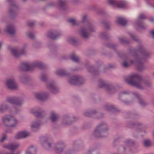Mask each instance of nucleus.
<instances>
[{
  "instance_id": "1",
  "label": "nucleus",
  "mask_w": 154,
  "mask_h": 154,
  "mask_svg": "<svg viewBox=\"0 0 154 154\" xmlns=\"http://www.w3.org/2000/svg\"><path fill=\"white\" fill-rule=\"evenodd\" d=\"M131 54L135 57V60H130L129 56H125L123 58V62L122 63V66L126 68L134 64L138 70L141 71L143 70L145 68L144 61L146 59L150 57L151 53L141 45L137 47V50L131 49Z\"/></svg>"
},
{
  "instance_id": "2",
  "label": "nucleus",
  "mask_w": 154,
  "mask_h": 154,
  "mask_svg": "<svg viewBox=\"0 0 154 154\" xmlns=\"http://www.w3.org/2000/svg\"><path fill=\"white\" fill-rule=\"evenodd\" d=\"M125 81L128 84L140 89H143L145 87H150L151 85L150 82L143 79L136 74L125 78Z\"/></svg>"
},
{
  "instance_id": "3",
  "label": "nucleus",
  "mask_w": 154,
  "mask_h": 154,
  "mask_svg": "<svg viewBox=\"0 0 154 154\" xmlns=\"http://www.w3.org/2000/svg\"><path fill=\"white\" fill-rule=\"evenodd\" d=\"M109 128L105 122L99 124L96 128L94 132V136L97 137L102 138L107 136Z\"/></svg>"
},
{
  "instance_id": "4",
  "label": "nucleus",
  "mask_w": 154,
  "mask_h": 154,
  "mask_svg": "<svg viewBox=\"0 0 154 154\" xmlns=\"http://www.w3.org/2000/svg\"><path fill=\"white\" fill-rule=\"evenodd\" d=\"M43 67L42 63L40 61H35L31 63H22L18 67L20 71H27L32 70L35 67L42 68Z\"/></svg>"
},
{
  "instance_id": "5",
  "label": "nucleus",
  "mask_w": 154,
  "mask_h": 154,
  "mask_svg": "<svg viewBox=\"0 0 154 154\" xmlns=\"http://www.w3.org/2000/svg\"><path fill=\"white\" fill-rule=\"evenodd\" d=\"M2 120L4 125L8 127H15L19 123L18 120L15 116L11 115L4 116L2 117Z\"/></svg>"
},
{
  "instance_id": "6",
  "label": "nucleus",
  "mask_w": 154,
  "mask_h": 154,
  "mask_svg": "<svg viewBox=\"0 0 154 154\" xmlns=\"http://www.w3.org/2000/svg\"><path fill=\"white\" fill-rule=\"evenodd\" d=\"M96 31L95 28L92 23H88L86 25L82 27L80 29L79 33L81 35L85 38H88L91 33L94 32Z\"/></svg>"
},
{
  "instance_id": "7",
  "label": "nucleus",
  "mask_w": 154,
  "mask_h": 154,
  "mask_svg": "<svg viewBox=\"0 0 154 154\" xmlns=\"http://www.w3.org/2000/svg\"><path fill=\"white\" fill-rule=\"evenodd\" d=\"M146 18L144 15L141 14L139 16L137 19L134 23V26L137 29H144L146 28V26L142 23V20Z\"/></svg>"
},
{
  "instance_id": "8",
  "label": "nucleus",
  "mask_w": 154,
  "mask_h": 154,
  "mask_svg": "<svg viewBox=\"0 0 154 154\" xmlns=\"http://www.w3.org/2000/svg\"><path fill=\"white\" fill-rule=\"evenodd\" d=\"M98 86L100 88H105L110 94L113 93L115 91V88L112 85L102 80L99 81Z\"/></svg>"
},
{
  "instance_id": "9",
  "label": "nucleus",
  "mask_w": 154,
  "mask_h": 154,
  "mask_svg": "<svg viewBox=\"0 0 154 154\" xmlns=\"http://www.w3.org/2000/svg\"><path fill=\"white\" fill-rule=\"evenodd\" d=\"M27 47V45L25 44L23 47L21 48L20 52H18L17 50L15 48L11 49V52L12 55L15 57H18L22 55L25 54L26 52V48Z\"/></svg>"
},
{
  "instance_id": "10",
  "label": "nucleus",
  "mask_w": 154,
  "mask_h": 154,
  "mask_svg": "<svg viewBox=\"0 0 154 154\" xmlns=\"http://www.w3.org/2000/svg\"><path fill=\"white\" fill-rule=\"evenodd\" d=\"M84 82L83 78L80 76L74 75L70 77L69 79V83L72 85L82 84Z\"/></svg>"
},
{
  "instance_id": "11",
  "label": "nucleus",
  "mask_w": 154,
  "mask_h": 154,
  "mask_svg": "<svg viewBox=\"0 0 154 154\" xmlns=\"http://www.w3.org/2000/svg\"><path fill=\"white\" fill-rule=\"evenodd\" d=\"M30 113L37 117H42L45 114L44 111L40 108H32L30 109Z\"/></svg>"
},
{
  "instance_id": "12",
  "label": "nucleus",
  "mask_w": 154,
  "mask_h": 154,
  "mask_svg": "<svg viewBox=\"0 0 154 154\" xmlns=\"http://www.w3.org/2000/svg\"><path fill=\"white\" fill-rule=\"evenodd\" d=\"M65 146L64 142L62 141H58L55 145L54 147L55 152L56 154H61Z\"/></svg>"
},
{
  "instance_id": "13",
  "label": "nucleus",
  "mask_w": 154,
  "mask_h": 154,
  "mask_svg": "<svg viewBox=\"0 0 154 154\" xmlns=\"http://www.w3.org/2000/svg\"><path fill=\"white\" fill-rule=\"evenodd\" d=\"M35 96L36 99L41 101L46 100L49 97V94L44 91L37 93Z\"/></svg>"
},
{
  "instance_id": "14",
  "label": "nucleus",
  "mask_w": 154,
  "mask_h": 154,
  "mask_svg": "<svg viewBox=\"0 0 154 154\" xmlns=\"http://www.w3.org/2000/svg\"><path fill=\"white\" fill-rule=\"evenodd\" d=\"M61 35L60 31L54 30L48 32L46 34V36L48 37L54 39L57 38Z\"/></svg>"
},
{
  "instance_id": "15",
  "label": "nucleus",
  "mask_w": 154,
  "mask_h": 154,
  "mask_svg": "<svg viewBox=\"0 0 154 154\" xmlns=\"http://www.w3.org/2000/svg\"><path fill=\"white\" fill-rule=\"evenodd\" d=\"M7 87L10 89H15L18 88L15 80L14 79H7L6 82Z\"/></svg>"
},
{
  "instance_id": "16",
  "label": "nucleus",
  "mask_w": 154,
  "mask_h": 154,
  "mask_svg": "<svg viewBox=\"0 0 154 154\" xmlns=\"http://www.w3.org/2000/svg\"><path fill=\"white\" fill-rule=\"evenodd\" d=\"M47 87L53 93H57L59 89L57 87L56 83L54 81L49 82L47 83Z\"/></svg>"
},
{
  "instance_id": "17",
  "label": "nucleus",
  "mask_w": 154,
  "mask_h": 154,
  "mask_svg": "<svg viewBox=\"0 0 154 154\" xmlns=\"http://www.w3.org/2000/svg\"><path fill=\"white\" fill-rule=\"evenodd\" d=\"M29 133L26 131H22L18 132L15 135L14 138L17 140L25 138L29 136Z\"/></svg>"
},
{
  "instance_id": "18",
  "label": "nucleus",
  "mask_w": 154,
  "mask_h": 154,
  "mask_svg": "<svg viewBox=\"0 0 154 154\" xmlns=\"http://www.w3.org/2000/svg\"><path fill=\"white\" fill-rule=\"evenodd\" d=\"M18 6L16 4L13 2H12L10 5V8L8 13L11 16L14 17L17 15L16 10L17 9Z\"/></svg>"
},
{
  "instance_id": "19",
  "label": "nucleus",
  "mask_w": 154,
  "mask_h": 154,
  "mask_svg": "<svg viewBox=\"0 0 154 154\" xmlns=\"http://www.w3.org/2000/svg\"><path fill=\"white\" fill-rule=\"evenodd\" d=\"M20 146V144L18 143L5 144L2 145L3 148L12 150L16 149Z\"/></svg>"
},
{
  "instance_id": "20",
  "label": "nucleus",
  "mask_w": 154,
  "mask_h": 154,
  "mask_svg": "<svg viewBox=\"0 0 154 154\" xmlns=\"http://www.w3.org/2000/svg\"><path fill=\"white\" fill-rule=\"evenodd\" d=\"M49 118L52 122L55 123L58 121L59 116L56 112L51 111L49 115Z\"/></svg>"
},
{
  "instance_id": "21",
  "label": "nucleus",
  "mask_w": 154,
  "mask_h": 154,
  "mask_svg": "<svg viewBox=\"0 0 154 154\" xmlns=\"http://www.w3.org/2000/svg\"><path fill=\"white\" fill-rule=\"evenodd\" d=\"M41 125L40 121L37 120L32 121L31 125V128L32 130L33 131H35L39 128Z\"/></svg>"
},
{
  "instance_id": "22",
  "label": "nucleus",
  "mask_w": 154,
  "mask_h": 154,
  "mask_svg": "<svg viewBox=\"0 0 154 154\" xmlns=\"http://www.w3.org/2000/svg\"><path fill=\"white\" fill-rule=\"evenodd\" d=\"M55 73L56 75L61 76H67L68 75L66 70L63 69H57Z\"/></svg>"
},
{
  "instance_id": "23",
  "label": "nucleus",
  "mask_w": 154,
  "mask_h": 154,
  "mask_svg": "<svg viewBox=\"0 0 154 154\" xmlns=\"http://www.w3.org/2000/svg\"><path fill=\"white\" fill-rule=\"evenodd\" d=\"M133 94L134 96L138 99L139 100V103L142 106H145L146 105V103L141 98V97L140 95L136 92H133Z\"/></svg>"
},
{
  "instance_id": "24",
  "label": "nucleus",
  "mask_w": 154,
  "mask_h": 154,
  "mask_svg": "<svg viewBox=\"0 0 154 154\" xmlns=\"http://www.w3.org/2000/svg\"><path fill=\"white\" fill-rule=\"evenodd\" d=\"M36 151V148L34 146L31 145L26 150L25 154H35Z\"/></svg>"
},
{
  "instance_id": "25",
  "label": "nucleus",
  "mask_w": 154,
  "mask_h": 154,
  "mask_svg": "<svg viewBox=\"0 0 154 154\" xmlns=\"http://www.w3.org/2000/svg\"><path fill=\"white\" fill-rule=\"evenodd\" d=\"M58 7L61 10H64L67 8L66 0H59Z\"/></svg>"
},
{
  "instance_id": "26",
  "label": "nucleus",
  "mask_w": 154,
  "mask_h": 154,
  "mask_svg": "<svg viewBox=\"0 0 154 154\" xmlns=\"http://www.w3.org/2000/svg\"><path fill=\"white\" fill-rule=\"evenodd\" d=\"M6 30L8 33L11 35H13L15 32L14 27L11 25L7 26Z\"/></svg>"
},
{
  "instance_id": "27",
  "label": "nucleus",
  "mask_w": 154,
  "mask_h": 154,
  "mask_svg": "<svg viewBox=\"0 0 154 154\" xmlns=\"http://www.w3.org/2000/svg\"><path fill=\"white\" fill-rule=\"evenodd\" d=\"M9 108L8 105L6 103H3L0 104V113H3Z\"/></svg>"
},
{
  "instance_id": "28",
  "label": "nucleus",
  "mask_w": 154,
  "mask_h": 154,
  "mask_svg": "<svg viewBox=\"0 0 154 154\" xmlns=\"http://www.w3.org/2000/svg\"><path fill=\"white\" fill-rule=\"evenodd\" d=\"M116 22L122 26L125 25L127 23L126 20L123 17H118L117 18Z\"/></svg>"
},
{
  "instance_id": "29",
  "label": "nucleus",
  "mask_w": 154,
  "mask_h": 154,
  "mask_svg": "<svg viewBox=\"0 0 154 154\" xmlns=\"http://www.w3.org/2000/svg\"><path fill=\"white\" fill-rule=\"evenodd\" d=\"M24 100L22 97H16L15 105L19 106H21L23 104Z\"/></svg>"
},
{
  "instance_id": "30",
  "label": "nucleus",
  "mask_w": 154,
  "mask_h": 154,
  "mask_svg": "<svg viewBox=\"0 0 154 154\" xmlns=\"http://www.w3.org/2000/svg\"><path fill=\"white\" fill-rule=\"evenodd\" d=\"M116 7L120 8L125 7L126 5V2L124 0H118Z\"/></svg>"
},
{
  "instance_id": "31",
  "label": "nucleus",
  "mask_w": 154,
  "mask_h": 154,
  "mask_svg": "<svg viewBox=\"0 0 154 154\" xmlns=\"http://www.w3.org/2000/svg\"><path fill=\"white\" fill-rule=\"evenodd\" d=\"M20 79L21 82L24 84H25L27 82L29 81L31 79L29 77L26 75H23L20 76Z\"/></svg>"
},
{
  "instance_id": "32",
  "label": "nucleus",
  "mask_w": 154,
  "mask_h": 154,
  "mask_svg": "<svg viewBox=\"0 0 154 154\" xmlns=\"http://www.w3.org/2000/svg\"><path fill=\"white\" fill-rule=\"evenodd\" d=\"M67 41L73 45H77L79 43L78 41L73 37H69L67 39Z\"/></svg>"
},
{
  "instance_id": "33",
  "label": "nucleus",
  "mask_w": 154,
  "mask_h": 154,
  "mask_svg": "<svg viewBox=\"0 0 154 154\" xmlns=\"http://www.w3.org/2000/svg\"><path fill=\"white\" fill-rule=\"evenodd\" d=\"M70 58L73 61L76 63L79 62L80 60L79 57L74 54H72L70 55Z\"/></svg>"
},
{
  "instance_id": "34",
  "label": "nucleus",
  "mask_w": 154,
  "mask_h": 154,
  "mask_svg": "<svg viewBox=\"0 0 154 154\" xmlns=\"http://www.w3.org/2000/svg\"><path fill=\"white\" fill-rule=\"evenodd\" d=\"M41 143L43 145V142H44V143L46 146L48 147L49 148L51 147V144L48 142V140L46 137H43L41 139Z\"/></svg>"
},
{
  "instance_id": "35",
  "label": "nucleus",
  "mask_w": 154,
  "mask_h": 154,
  "mask_svg": "<svg viewBox=\"0 0 154 154\" xmlns=\"http://www.w3.org/2000/svg\"><path fill=\"white\" fill-rule=\"evenodd\" d=\"M96 113L95 110H93L92 111H86L84 113V115L86 116H90L92 115H94Z\"/></svg>"
},
{
  "instance_id": "36",
  "label": "nucleus",
  "mask_w": 154,
  "mask_h": 154,
  "mask_svg": "<svg viewBox=\"0 0 154 154\" xmlns=\"http://www.w3.org/2000/svg\"><path fill=\"white\" fill-rule=\"evenodd\" d=\"M16 97H9L7 98V100L9 103L15 105Z\"/></svg>"
},
{
  "instance_id": "37",
  "label": "nucleus",
  "mask_w": 154,
  "mask_h": 154,
  "mask_svg": "<svg viewBox=\"0 0 154 154\" xmlns=\"http://www.w3.org/2000/svg\"><path fill=\"white\" fill-rule=\"evenodd\" d=\"M48 75L45 73L42 74L39 76V79L42 82H45L47 79Z\"/></svg>"
},
{
  "instance_id": "38",
  "label": "nucleus",
  "mask_w": 154,
  "mask_h": 154,
  "mask_svg": "<svg viewBox=\"0 0 154 154\" xmlns=\"http://www.w3.org/2000/svg\"><path fill=\"white\" fill-rule=\"evenodd\" d=\"M119 39L120 41L124 44H127L129 42V41L128 40H126L125 38L124 37H119Z\"/></svg>"
},
{
  "instance_id": "39",
  "label": "nucleus",
  "mask_w": 154,
  "mask_h": 154,
  "mask_svg": "<svg viewBox=\"0 0 154 154\" xmlns=\"http://www.w3.org/2000/svg\"><path fill=\"white\" fill-rule=\"evenodd\" d=\"M117 0H108V2L110 5L114 7H116Z\"/></svg>"
},
{
  "instance_id": "40",
  "label": "nucleus",
  "mask_w": 154,
  "mask_h": 154,
  "mask_svg": "<svg viewBox=\"0 0 154 154\" xmlns=\"http://www.w3.org/2000/svg\"><path fill=\"white\" fill-rule=\"evenodd\" d=\"M104 109L107 111H110L114 108L113 106L110 105H106L104 107Z\"/></svg>"
},
{
  "instance_id": "41",
  "label": "nucleus",
  "mask_w": 154,
  "mask_h": 154,
  "mask_svg": "<svg viewBox=\"0 0 154 154\" xmlns=\"http://www.w3.org/2000/svg\"><path fill=\"white\" fill-rule=\"evenodd\" d=\"M143 143L145 146L148 147L151 146V142L149 139H146L144 140Z\"/></svg>"
},
{
  "instance_id": "42",
  "label": "nucleus",
  "mask_w": 154,
  "mask_h": 154,
  "mask_svg": "<svg viewBox=\"0 0 154 154\" xmlns=\"http://www.w3.org/2000/svg\"><path fill=\"white\" fill-rule=\"evenodd\" d=\"M99 36L101 38L104 39H106L108 38L107 34L105 32H101L99 35Z\"/></svg>"
},
{
  "instance_id": "43",
  "label": "nucleus",
  "mask_w": 154,
  "mask_h": 154,
  "mask_svg": "<svg viewBox=\"0 0 154 154\" xmlns=\"http://www.w3.org/2000/svg\"><path fill=\"white\" fill-rule=\"evenodd\" d=\"M128 34L129 36L131 37L132 39L134 41L136 42H138L139 40L136 36L133 35L131 33H128Z\"/></svg>"
},
{
  "instance_id": "44",
  "label": "nucleus",
  "mask_w": 154,
  "mask_h": 154,
  "mask_svg": "<svg viewBox=\"0 0 154 154\" xmlns=\"http://www.w3.org/2000/svg\"><path fill=\"white\" fill-rule=\"evenodd\" d=\"M41 45V43L38 41H36L32 45L33 47L35 48H37L39 47Z\"/></svg>"
},
{
  "instance_id": "45",
  "label": "nucleus",
  "mask_w": 154,
  "mask_h": 154,
  "mask_svg": "<svg viewBox=\"0 0 154 154\" xmlns=\"http://www.w3.org/2000/svg\"><path fill=\"white\" fill-rule=\"evenodd\" d=\"M27 36L31 39H33L35 37V35L33 33L31 32H28L27 33Z\"/></svg>"
},
{
  "instance_id": "46",
  "label": "nucleus",
  "mask_w": 154,
  "mask_h": 154,
  "mask_svg": "<svg viewBox=\"0 0 154 154\" xmlns=\"http://www.w3.org/2000/svg\"><path fill=\"white\" fill-rule=\"evenodd\" d=\"M102 23L104 25V26L106 27L107 29H109V23L106 21H103L102 22Z\"/></svg>"
},
{
  "instance_id": "47",
  "label": "nucleus",
  "mask_w": 154,
  "mask_h": 154,
  "mask_svg": "<svg viewBox=\"0 0 154 154\" xmlns=\"http://www.w3.org/2000/svg\"><path fill=\"white\" fill-rule=\"evenodd\" d=\"M70 23L73 25H77L78 24V23L74 19H71L69 20Z\"/></svg>"
},
{
  "instance_id": "48",
  "label": "nucleus",
  "mask_w": 154,
  "mask_h": 154,
  "mask_svg": "<svg viewBox=\"0 0 154 154\" xmlns=\"http://www.w3.org/2000/svg\"><path fill=\"white\" fill-rule=\"evenodd\" d=\"M35 23V21H29L28 23V26L30 27H32L34 25Z\"/></svg>"
},
{
  "instance_id": "49",
  "label": "nucleus",
  "mask_w": 154,
  "mask_h": 154,
  "mask_svg": "<svg viewBox=\"0 0 154 154\" xmlns=\"http://www.w3.org/2000/svg\"><path fill=\"white\" fill-rule=\"evenodd\" d=\"M108 46L109 48L114 49H115L116 47V45H115L112 43L109 44L108 45Z\"/></svg>"
},
{
  "instance_id": "50",
  "label": "nucleus",
  "mask_w": 154,
  "mask_h": 154,
  "mask_svg": "<svg viewBox=\"0 0 154 154\" xmlns=\"http://www.w3.org/2000/svg\"><path fill=\"white\" fill-rule=\"evenodd\" d=\"M6 135L5 134H4L1 138L0 141L1 142H3L6 138Z\"/></svg>"
},
{
  "instance_id": "51",
  "label": "nucleus",
  "mask_w": 154,
  "mask_h": 154,
  "mask_svg": "<svg viewBox=\"0 0 154 154\" xmlns=\"http://www.w3.org/2000/svg\"><path fill=\"white\" fill-rule=\"evenodd\" d=\"M88 15L86 14H84L82 16V22H85L87 18Z\"/></svg>"
},
{
  "instance_id": "52",
  "label": "nucleus",
  "mask_w": 154,
  "mask_h": 154,
  "mask_svg": "<svg viewBox=\"0 0 154 154\" xmlns=\"http://www.w3.org/2000/svg\"><path fill=\"white\" fill-rule=\"evenodd\" d=\"M130 153L131 154H134L137 152L136 150L134 148H131L129 149Z\"/></svg>"
},
{
  "instance_id": "53",
  "label": "nucleus",
  "mask_w": 154,
  "mask_h": 154,
  "mask_svg": "<svg viewBox=\"0 0 154 154\" xmlns=\"http://www.w3.org/2000/svg\"><path fill=\"white\" fill-rule=\"evenodd\" d=\"M56 5V3L54 2H51L49 4V5L50 6H55Z\"/></svg>"
},
{
  "instance_id": "54",
  "label": "nucleus",
  "mask_w": 154,
  "mask_h": 154,
  "mask_svg": "<svg viewBox=\"0 0 154 154\" xmlns=\"http://www.w3.org/2000/svg\"><path fill=\"white\" fill-rule=\"evenodd\" d=\"M129 94V92L125 90L122 91L121 93V94Z\"/></svg>"
},
{
  "instance_id": "55",
  "label": "nucleus",
  "mask_w": 154,
  "mask_h": 154,
  "mask_svg": "<svg viewBox=\"0 0 154 154\" xmlns=\"http://www.w3.org/2000/svg\"><path fill=\"white\" fill-rule=\"evenodd\" d=\"M98 115L99 116L98 117V119L102 118L103 116H104V115L102 114H98Z\"/></svg>"
},
{
  "instance_id": "56",
  "label": "nucleus",
  "mask_w": 154,
  "mask_h": 154,
  "mask_svg": "<svg viewBox=\"0 0 154 154\" xmlns=\"http://www.w3.org/2000/svg\"><path fill=\"white\" fill-rule=\"evenodd\" d=\"M93 69V68L92 67H91V66H90V67H88V71L90 72H91V69Z\"/></svg>"
},
{
  "instance_id": "57",
  "label": "nucleus",
  "mask_w": 154,
  "mask_h": 154,
  "mask_svg": "<svg viewBox=\"0 0 154 154\" xmlns=\"http://www.w3.org/2000/svg\"><path fill=\"white\" fill-rule=\"evenodd\" d=\"M137 126L138 127H140L141 128H142V127H143V125L142 124H140V123H138L137 124Z\"/></svg>"
},
{
  "instance_id": "58",
  "label": "nucleus",
  "mask_w": 154,
  "mask_h": 154,
  "mask_svg": "<svg viewBox=\"0 0 154 154\" xmlns=\"http://www.w3.org/2000/svg\"><path fill=\"white\" fill-rule=\"evenodd\" d=\"M65 154H72V153L71 151H68L66 152Z\"/></svg>"
},
{
  "instance_id": "59",
  "label": "nucleus",
  "mask_w": 154,
  "mask_h": 154,
  "mask_svg": "<svg viewBox=\"0 0 154 154\" xmlns=\"http://www.w3.org/2000/svg\"><path fill=\"white\" fill-rule=\"evenodd\" d=\"M151 34L154 37V30L152 31L151 32Z\"/></svg>"
},
{
  "instance_id": "60",
  "label": "nucleus",
  "mask_w": 154,
  "mask_h": 154,
  "mask_svg": "<svg viewBox=\"0 0 154 154\" xmlns=\"http://www.w3.org/2000/svg\"><path fill=\"white\" fill-rule=\"evenodd\" d=\"M86 154H91V151H89Z\"/></svg>"
},
{
  "instance_id": "61",
  "label": "nucleus",
  "mask_w": 154,
  "mask_h": 154,
  "mask_svg": "<svg viewBox=\"0 0 154 154\" xmlns=\"http://www.w3.org/2000/svg\"><path fill=\"white\" fill-rule=\"evenodd\" d=\"M68 118V117L67 116L65 117L64 118V120L65 121L66 119Z\"/></svg>"
},
{
  "instance_id": "62",
  "label": "nucleus",
  "mask_w": 154,
  "mask_h": 154,
  "mask_svg": "<svg viewBox=\"0 0 154 154\" xmlns=\"http://www.w3.org/2000/svg\"><path fill=\"white\" fill-rule=\"evenodd\" d=\"M68 124V123H66V122H63V124H64V125H67V124Z\"/></svg>"
},
{
  "instance_id": "63",
  "label": "nucleus",
  "mask_w": 154,
  "mask_h": 154,
  "mask_svg": "<svg viewBox=\"0 0 154 154\" xmlns=\"http://www.w3.org/2000/svg\"><path fill=\"white\" fill-rule=\"evenodd\" d=\"M130 125H134V124H133V123H130Z\"/></svg>"
},
{
  "instance_id": "64",
  "label": "nucleus",
  "mask_w": 154,
  "mask_h": 154,
  "mask_svg": "<svg viewBox=\"0 0 154 154\" xmlns=\"http://www.w3.org/2000/svg\"><path fill=\"white\" fill-rule=\"evenodd\" d=\"M8 2H10L11 1V0H7Z\"/></svg>"
}]
</instances>
